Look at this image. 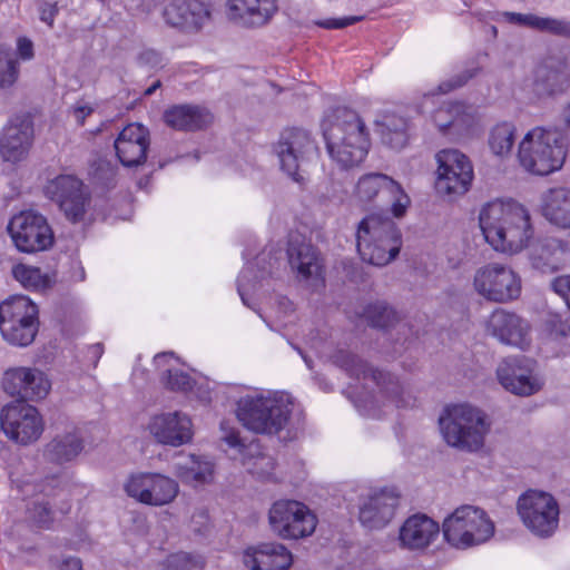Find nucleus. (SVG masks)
Here are the masks:
<instances>
[{
	"label": "nucleus",
	"mask_w": 570,
	"mask_h": 570,
	"mask_svg": "<svg viewBox=\"0 0 570 570\" xmlns=\"http://www.w3.org/2000/svg\"><path fill=\"white\" fill-rule=\"evenodd\" d=\"M479 224L485 240L503 253L522 250L534 235L529 210L513 199H497L484 205Z\"/></svg>",
	"instance_id": "f257e3e1"
},
{
	"label": "nucleus",
	"mask_w": 570,
	"mask_h": 570,
	"mask_svg": "<svg viewBox=\"0 0 570 570\" xmlns=\"http://www.w3.org/2000/svg\"><path fill=\"white\" fill-rule=\"evenodd\" d=\"M322 131L327 154L342 169L360 165L367 156L370 131L353 109L338 107L322 121Z\"/></svg>",
	"instance_id": "f03ea898"
},
{
	"label": "nucleus",
	"mask_w": 570,
	"mask_h": 570,
	"mask_svg": "<svg viewBox=\"0 0 570 570\" xmlns=\"http://www.w3.org/2000/svg\"><path fill=\"white\" fill-rule=\"evenodd\" d=\"M355 239L361 259L380 267L393 262L402 247L401 230L383 213H371L363 217L356 226Z\"/></svg>",
	"instance_id": "7ed1b4c3"
},
{
	"label": "nucleus",
	"mask_w": 570,
	"mask_h": 570,
	"mask_svg": "<svg viewBox=\"0 0 570 570\" xmlns=\"http://www.w3.org/2000/svg\"><path fill=\"white\" fill-rule=\"evenodd\" d=\"M293 403L286 394H255L236 402V416L247 430L264 435H276L288 424Z\"/></svg>",
	"instance_id": "20e7f679"
},
{
	"label": "nucleus",
	"mask_w": 570,
	"mask_h": 570,
	"mask_svg": "<svg viewBox=\"0 0 570 570\" xmlns=\"http://www.w3.org/2000/svg\"><path fill=\"white\" fill-rule=\"evenodd\" d=\"M487 414L470 404L448 405L439 417L443 440L451 448L476 452L490 431Z\"/></svg>",
	"instance_id": "39448f33"
},
{
	"label": "nucleus",
	"mask_w": 570,
	"mask_h": 570,
	"mask_svg": "<svg viewBox=\"0 0 570 570\" xmlns=\"http://www.w3.org/2000/svg\"><path fill=\"white\" fill-rule=\"evenodd\" d=\"M568 146L564 134L534 128L527 132L519 145V163L533 175H550L562 168Z\"/></svg>",
	"instance_id": "423d86ee"
},
{
	"label": "nucleus",
	"mask_w": 570,
	"mask_h": 570,
	"mask_svg": "<svg viewBox=\"0 0 570 570\" xmlns=\"http://www.w3.org/2000/svg\"><path fill=\"white\" fill-rule=\"evenodd\" d=\"M444 540L456 549H468L489 541L494 534V523L485 511L462 505L448 515L442 524Z\"/></svg>",
	"instance_id": "0eeeda50"
},
{
	"label": "nucleus",
	"mask_w": 570,
	"mask_h": 570,
	"mask_svg": "<svg viewBox=\"0 0 570 570\" xmlns=\"http://www.w3.org/2000/svg\"><path fill=\"white\" fill-rule=\"evenodd\" d=\"M39 309L28 296L16 295L0 304V333L10 345L27 347L39 331Z\"/></svg>",
	"instance_id": "6e6552de"
},
{
	"label": "nucleus",
	"mask_w": 570,
	"mask_h": 570,
	"mask_svg": "<svg viewBox=\"0 0 570 570\" xmlns=\"http://www.w3.org/2000/svg\"><path fill=\"white\" fill-rule=\"evenodd\" d=\"M333 362L351 377L371 379L379 387L381 395L396 407L411 405V396L405 395L402 384L392 373L373 368L358 355L344 350L335 353Z\"/></svg>",
	"instance_id": "1a4fd4ad"
},
{
	"label": "nucleus",
	"mask_w": 570,
	"mask_h": 570,
	"mask_svg": "<svg viewBox=\"0 0 570 570\" xmlns=\"http://www.w3.org/2000/svg\"><path fill=\"white\" fill-rule=\"evenodd\" d=\"M7 232L21 253L43 252L55 244V234L47 218L33 210L13 215L8 223Z\"/></svg>",
	"instance_id": "9d476101"
},
{
	"label": "nucleus",
	"mask_w": 570,
	"mask_h": 570,
	"mask_svg": "<svg viewBox=\"0 0 570 570\" xmlns=\"http://www.w3.org/2000/svg\"><path fill=\"white\" fill-rule=\"evenodd\" d=\"M518 513L523 524L539 538H550L559 525V505L549 493L530 490L518 500Z\"/></svg>",
	"instance_id": "9b49d317"
},
{
	"label": "nucleus",
	"mask_w": 570,
	"mask_h": 570,
	"mask_svg": "<svg viewBox=\"0 0 570 570\" xmlns=\"http://www.w3.org/2000/svg\"><path fill=\"white\" fill-rule=\"evenodd\" d=\"M45 195L57 204L65 217L72 224L85 219L91 195L88 187L76 175L61 174L45 186Z\"/></svg>",
	"instance_id": "f8f14e48"
},
{
	"label": "nucleus",
	"mask_w": 570,
	"mask_h": 570,
	"mask_svg": "<svg viewBox=\"0 0 570 570\" xmlns=\"http://www.w3.org/2000/svg\"><path fill=\"white\" fill-rule=\"evenodd\" d=\"M268 520L272 531L285 540L311 535L317 524L309 508L296 500H278L269 509Z\"/></svg>",
	"instance_id": "ddd939ff"
},
{
	"label": "nucleus",
	"mask_w": 570,
	"mask_h": 570,
	"mask_svg": "<svg viewBox=\"0 0 570 570\" xmlns=\"http://www.w3.org/2000/svg\"><path fill=\"white\" fill-rule=\"evenodd\" d=\"M436 161L435 190L444 196L464 195L474 177L469 157L458 149H443L436 154Z\"/></svg>",
	"instance_id": "4468645a"
},
{
	"label": "nucleus",
	"mask_w": 570,
	"mask_h": 570,
	"mask_svg": "<svg viewBox=\"0 0 570 570\" xmlns=\"http://www.w3.org/2000/svg\"><path fill=\"white\" fill-rule=\"evenodd\" d=\"M570 89V65L562 53H549L533 69L531 90L538 99H556Z\"/></svg>",
	"instance_id": "2eb2a0df"
},
{
	"label": "nucleus",
	"mask_w": 570,
	"mask_h": 570,
	"mask_svg": "<svg viewBox=\"0 0 570 570\" xmlns=\"http://www.w3.org/2000/svg\"><path fill=\"white\" fill-rule=\"evenodd\" d=\"M475 291L489 301L504 303L521 294V278L508 266L492 263L474 275Z\"/></svg>",
	"instance_id": "dca6fc26"
},
{
	"label": "nucleus",
	"mask_w": 570,
	"mask_h": 570,
	"mask_svg": "<svg viewBox=\"0 0 570 570\" xmlns=\"http://www.w3.org/2000/svg\"><path fill=\"white\" fill-rule=\"evenodd\" d=\"M0 424L9 439L23 445L38 440L43 431L38 410L21 401H13L2 407Z\"/></svg>",
	"instance_id": "f3484780"
},
{
	"label": "nucleus",
	"mask_w": 570,
	"mask_h": 570,
	"mask_svg": "<svg viewBox=\"0 0 570 570\" xmlns=\"http://www.w3.org/2000/svg\"><path fill=\"white\" fill-rule=\"evenodd\" d=\"M355 193L362 202H372L375 197L385 198L391 203L390 212L395 218L404 217L411 204L402 186L382 173H368L360 177Z\"/></svg>",
	"instance_id": "a211bd4d"
},
{
	"label": "nucleus",
	"mask_w": 570,
	"mask_h": 570,
	"mask_svg": "<svg viewBox=\"0 0 570 570\" xmlns=\"http://www.w3.org/2000/svg\"><path fill=\"white\" fill-rule=\"evenodd\" d=\"M315 149L316 146L311 132L297 127L284 129L278 141L274 145L281 169L296 183L303 180L298 173L301 163Z\"/></svg>",
	"instance_id": "6ab92c4d"
},
{
	"label": "nucleus",
	"mask_w": 570,
	"mask_h": 570,
	"mask_svg": "<svg viewBox=\"0 0 570 570\" xmlns=\"http://www.w3.org/2000/svg\"><path fill=\"white\" fill-rule=\"evenodd\" d=\"M178 483L159 473H139L125 484L126 493L138 502L160 507L170 503L178 494Z\"/></svg>",
	"instance_id": "aec40b11"
},
{
	"label": "nucleus",
	"mask_w": 570,
	"mask_h": 570,
	"mask_svg": "<svg viewBox=\"0 0 570 570\" xmlns=\"http://www.w3.org/2000/svg\"><path fill=\"white\" fill-rule=\"evenodd\" d=\"M535 364L534 360L524 355L508 356L498 366V380L515 395H532L542 387V382L533 374Z\"/></svg>",
	"instance_id": "412c9836"
},
{
	"label": "nucleus",
	"mask_w": 570,
	"mask_h": 570,
	"mask_svg": "<svg viewBox=\"0 0 570 570\" xmlns=\"http://www.w3.org/2000/svg\"><path fill=\"white\" fill-rule=\"evenodd\" d=\"M46 374L31 367L8 368L2 377L3 391L16 401L27 402L45 399L50 390Z\"/></svg>",
	"instance_id": "4be33fe9"
},
{
	"label": "nucleus",
	"mask_w": 570,
	"mask_h": 570,
	"mask_svg": "<svg viewBox=\"0 0 570 570\" xmlns=\"http://www.w3.org/2000/svg\"><path fill=\"white\" fill-rule=\"evenodd\" d=\"M149 146V130L138 122L124 127L114 142L118 160L128 168L138 167L147 161Z\"/></svg>",
	"instance_id": "5701e85b"
},
{
	"label": "nucleus",
	"mask_w": 570,
	"mask_h": 570,
	"mask_svg": "<svg viewBox=\"0 0 570 570\" xmlns=\"http://www.w3.org/2000/svg\"><path fill=\"white\" fill-rule=\"evenodd\" d=\"M33 139V122L28 116H17L3 128L0 154L4 161L18 163L28 154Z\"/></svg>",
	"instance_id": "b1692460"
},
{
	"label": "nucleus",
	"mask_w": 570,
	"mask_h": 570,
	"mask_svg": "<svg viewBox=\"0 0 570 570\" xmlns=\"http://www.w3.org/2000/svg\"><path fill=\"white\" fill-rule=\"evenodd\" d=\"M151 435L161 444L180 446L193 439L191 421L181 412L155 415L149 423Z\"/></svg>",
	"instance_id": "393cba45"
},
{
	"label": "nucleus",
	"mask_w": 570,
	"mask_h": 570,
	"mask_svg": "<svg viewBox=\"0 0 570 570\" xmlns=\"http://www.w3.org/2000/svg\"><path fill=\"white\" fill-rule=\"evenodd\" d=\"M166 23L186 33L202 29L209 10L199 0H171L163 12Z\"/></svg>",
	"instance_id": "a878e982"
},
{
	"label": "nucleus",
	"mask_w": 570,
	"mask_h": 570,
	"mask_svg": "<svg viewBox=\"0 0 570 570\" xmlns=\"http://www.w3.org/2000/svg\"><path fill=\"white\" fill-rule=\"evenodd\" d=\"M244 563L250 570H288L292 552L278 542H261L244 551Z\"/></svg>",
	"instance_id": "bb28decb"
},
{
	"label": "nucleus",
	"mask_w": 570,
	"mask_h": 570,
	"mask_svg": "<svg viewBox=\"0 0 570 570\" xmlns=\"http://www.w3.org/2000/svg\"><path fill=\"white\" fill-rule=\"evenodd\" d=\"M399 495L386 489L376 492L360 507V522L367 529H382L394 517Z\"/></svg>",
	"instance_id": "cd10ccee"
},
{
	"label": "nucleus",
	"mask_w": 570,
	"mask_h": 570,
	"mask_svg": "<svg viewBox=\"0 0 570 570\" xmlns=\"http://www.w3.org/2000/svg\"><path fill=\"white\" fill-rule=\"evenodd\" d=\"M165 124L179 131L194 132L208 128L214 116L204 106L180 104L168 107L163 115Z\"/></svg>",
	"instance_id": "c85d7f7f"
},
{
	"label": "nucleus",
	"mask_w": 570,
	"mask_h": 570,
	"mask_svg": "<svg viewBox=\"0 0 570 570\" xmlns=\"http://www.w3.org/2000/svg\"><path fill=\"white\" fill-rule=\"evenodd\" d=\"M488 330L503 344L521 348L527 344L529 326L515 313L495 309L490 316Z\"/></svg>",
	"instance_id": "c756f323"
},
{
	"label": "nucleus",
	"mask_w": 570,
	"mask_h": 570,
	"mask_svg": "<svg viewBox=\"0 0 570 570\" xmlns=\"http://www.w3.org/2000/svg\"><path fill=\"white\" fill-rule=\"evenodd\" d=\"M277 11L275 0H229V18L248 28L267 23Z\"/></svg>",
	"instance_id": "7c9ffc66"
},
{
	"label": "nucleus",
	"mask_w": 570,
	"mask_h": 570,
	"mask_svg": "<svg viewBox=\"0 0 570 570\" xmlns=\"http://www.w3.org/2000/svg\"><path fill=\"white\" fill-rule=\"evenodd\" d=\"M567 249V240L550 236L540 238L530 247V264L542 274L554 273L560 268Z\"/></svg>",
	"instance_id": "2f4dec72"
},
{
	"label": "nucleus",
	"mask_w": 570,
	"mask_h": 570,
	"mask_svg": "<svg viewBox=\"0 0 570 570\" xmlns=\"http://www.w3.org/2000/svg\"><path fill=\"white\" fill-rule=\"evenodd\" d=\"M85 449V440L77 428L57 433L45 446V459L62 465L76 460Z\"/></svg>",
	"instance_id": "473e14b6"
},
{
	"label": "nucleus",
	"mask_w": 570,
	"mask_h": 570,
	"mask_svg": "<svg viewBox=\"0 0 570 570\" xmlns=\"http://www.w3.org/2000/svg\"><path fill=\"white\" fill-rule=\"evenodd\" d=\"M540 212L553 227L570 229V188L552 187L547 189L540 199Z\"/></svg>",
	"instance_id": "72a5a7b5"
},
{
	"label": "nucleus",
	"mask_w": 570,
	"mask_h": 570,
	"mask_svg": "<svg viewBox=\"0 0 570 570\" xmlns=\"http://www.w3.org/2000/svg\"><path fill=\"white\" fill-rule=\"evenodd\" d=\"M439 523L425 514H414L400 529V541L409 549H424L438 537Z\"/></svg>",
	"instance_id": "f704fd0d"
},
{
	"label": "nucleus",
	"mask_w": 570,
	"mask_h": 570,
	"mask_svg": "<svg viewBox=\"0 0 570 570\" xmlns=\"http://www.w3.org/2000/svg\"><path fill=\"white\" fill-rule=\"evenodd\" d=\"M288 264L297 271L303 279L317 277L321 274L316 248L301 236H289L286 249Z\"/></svg>",
	"instance_id": "c9c22d12"
},
{
	"label": "nucleus",
	"mask_w": 570,
	"mask_h": 570,
	"mask_svg": "<svg viewBox=\"0 0 570 570\" xmlns=\"http://www.w3.org/2000/svg\"><path fill=\"white\" fill-rule=\"evenodd\" d=\"M376 126L383 145L396 150L406 146L409 141L407 118L396 114H387L382 117V120L376 121Z\"/></svg>",
	"instance_id": "e433bc0d"
},
{
	"label": "nucleus",
	"mask_w": 570,
	"mask_h": 570,
	"mask_svg": "<svg viewBox=\"0 0 570 570\" xmlns=\"http://www.w3.org/2000/svg\"><path fill=\"white\" fill-rule=\"evenodd\" d=\"M176 474L183 483L194 487L206 484L214 479V463L191 454L186 462L176 464Z\"/></svg>",
	"instance_id": "4c0bfd02"
},
{
	"label": "nucleus",
	"mask_w": 570,
	"mask_h": 570,
	"mask_svg": "<svg viewBox=\"0 0 570 570\" xmlns=\"http://www.w3.org/2000/svg\"><path fill=\"white\" fill-rule=\"evenodd\" d=\"M367 324L377 330H387L399 322L397 312L385 301H375L364 306L361 314Z\"/></svg>",
	"instance_id": "58836bf2"
},
{
	"label": "nucleus",
	"mask_w": 570,
	"mask_h": 570,
	"mask_svg": "<svg viewBox=\"0 0 570 570\" xmlns=\"http://www.w3.org/2000/svg\"><path fill=\"white\" fill-rule=\"evenodd\" d=\"M515 141V127L513 124L503 121L495 125L490 134L488 144L493 155L498 157L508 156Z\"/></svg>",
	"instance_id": "ea45409f"
},
{
	"label": "nucleus",
	"mask_w": 570,
	"mask_h": 570,
	"mask_svg": "<svg viewBox=\"0 0 570 570\" xmlns=\"http://www.w3.org/2000/svg\"><path fill=\"white\" fill-rule=\"evenodd\" d=\"M19 77V63L8 45H0V88L11 87Z\"/></svg>",
	"instance_id": "a19ab883"
},
{
	"label": "nucleus",
	"mask_w": 570,
	"mask_h": 570,
	"mask_svg": "<svg viewBox=\"0 0 570 570\" xmlns=\"http://www.w3.org/2000/svg\"><path fill=\"white\" fill-rule=\"evenodd\" d=\"M161 382L167 390L174 392H188L193 389L194 380L191 376L178 368L167 370L161 377Z\"/></svg>",
	"instance_id": "79ce46f5"
},
{
	"label": "nucleus",
	"mask_w": 570,
	"mask_h": 570,
	"mask_svg": "<svg viewBox=\"0 0 570 570\" xmlns=\"http://www.w3.org/2000/svg\"><path fill=\"white\" fill-rule=\"evenodd\" d=\"M203 563L199 559L186 552L170 554L164 570H202Z\"/></svg>",
	"instance_id": "37998d69"
},
{
	"label": "nucleus",
	"mask_w": 570,
	"mask_h": 570,
	"mask_svg": "<svg viewBox=\"0 0 570 570\" xmlns=\"http://www.w3.org/2000/svg\"><path fill=\"white\" fill-rule=\"evenodd\" d=\"M504 20L511 24L527 27L533 30L541 31L543 18L533 13H518L505 11L502 13Z\"/></svg>",
	"instance_id": "c03bdc74"
},
{
	"label": "nucleus",
	"mask_w": 570,
	"mask_h": 570,
	"mask_svg": "<svg viewBox=\"0 0 570 570\" xmlns=\"http://www.w3.org/2000/svg\"><path fill=\"white\" fill-rule=\"evenodd\" d=\"M13 276L26 287H39L42 278L40 268L22 264L13 268Z\"/></svg>",
	"instance_id": "a18cd8bd"
},
{
	"label": "nucleus",
	"mask_w": 570,
	"mask_h": 570,
	"mask_svg": "<svg viewBox=\"0 0 570 570\" xmlns=\"http://www.w3.org/2000/svg\"><path fill=\"white\" fill-rule=\"evenodd\" d=\"M479 71L478 67L469 68L463 70L461 73L455 75L449 80L442 81L438 90L440 94H448L456 88L464 86L470 79H472Z\"/></svg>",
	"instance_id": "49530a36"
},
{
	"label": "nucleus",
	"mask_w": 570,
	"mask_h": 570,
	"mask_svg": "<svg viewBox=\"0 0 570 570\" xmlns=\"http://www.w3.org/2000/svg\"><path fill=\"white\" fill-rule=\"evenodd\" d=\"M541 32L570 39V20L544 17Z\"/></svg>",
	"instance_id": "de8ad7c7"
},
{
	"label": "nucleus",
	"mask_w": 570,
	"mask_h": 570,
	"mask_svg": "<svg viewBox=\"0 0 570 570\" xmlns=\"http://www.w3.org/2000/svg\"><path fill=\"white\" fill-rule=\"evenodd\" d=\"M550 289L559 295L570 309V275L556 276L550 281Z\"/></svg>",
	"instance_id": "09e8293b"
},
{
	"label": "nucleus",
	"mask_w": 570,
	"mask_h": 570,
	"mask_svg": "<svg viewBox=\"0 0 570 570\" xmlns=\"http://www.w3.org/2000/svg\"><path fill=\"white\" fill-rule=\"evenodd\" d=\"M256 265L258 273L255 274V278L263 279L266 276H273L275 265L278 263L277 258L272 257L271 253L265 254L264 252L256 256Z\"/></svg>",
	"instance_id": "8fccbe9b"
},
{
	"label": "nucleus",
	"mask_w": 570,
	"mask_h": 570,
	"mask_svg": "<svg viewBox=\"0 0 570 570\" xmlns=\"http://www.w3.org/2000/svg\"><path fill=\"white\" fill-rule=\"evenodd\" d=\"M364 19V16H348L343 18H331L325 19L317 22V26L324 28V29H343L348 26H352L358 21H362Z\"/></svg>",
	"instance_id": "3c124183"
},
{
	"label": "nucleus",
	"mask_w": 570,
	"mask_h": 570,
	"mask_svg": "<svg viewBox=\"0 0 570 570\" xmlns=\"http://www.w3.org/2000/svg\"><path fill=\"white\" fill-rule=\"evenodd\" d=\"M39 19L46 23L50 29L55 26V19L59 13L58 2H42L39 8Z\"/></svg>",
	"instance_id": "603ef678"
},
{
	"label": "nucleus",
	"mask_w": 570,
	"mask_h": 570,
	"mask_svg": "<svg viewBox=\"0 0 570 570\" xmlns=\"http://www.w3.org/2000/svg\"><path fill=\"white\" fill-rule=\"evenodd\" d=\"M32 517L35 521L41 527H48L52 521V510L49 502L35 503Z\"/></svg>",
	"instance_id": "864d4df0"
},
{
	"label": "nucleus",
	"mask_w": 570,
	"mask_h": 570,
	"mask_svg": "<svg viewBox=\"0 0 570 570\" xmlns=\"http://www.w3.org/2000/svg\"><path fill=\"white\" fill-rule=\"evenodd\" d=\"M548 325L551 334L557 337H564L570 332V320H562L559 315H553L549 321Z\"/></svg>",
	"instance_id": "5fc2aeb1"
},
{
	"label": "nucleus",
	"mask_w": 570,
	"mask_h": 570,
	"mask_svg": "<svg viewBox=\"0 0 570 570\" xmlns=\"http://www.w3.org/2000/svg\"><path fill=\"white\" fill-rule=\"evenodd\" d=\"M138 62L141 66L159 68L163 67V56L155 49H146L139 53Z\"/></svg>",
	"instance_id": "6e6d98bb"
},
{
	"label": "nucleus",
	"mask_w": 570,
	"mask_h": 570,
	"mask_svg": "<svg viewBox=\"0 0 570 570\" xmlns=\"http://www.w3.org/2000/svg\"><path fill=\"white\" fill-rule=\"evenodd\" d=\"M222 430L225 431L223 436V441H225L228 446L233 449H237L239 452H243L246 448L244 440L239 435V431L236 429L226 430L224 423H222Z\"/></svg>",
	"instance_id": "4d7b16f0"
},
{
	"label": "nucleus",
	"mask_w": 570,
	"mask_h": 570,
	"mask_svg": "<svg viewBox=\"0 0 570 570\" xmlns=\"http://www.w3.org/2000/svg\"><path fill=\"white\" fill-rule=\"evenodd\" d=\"M17 55L22 60H30L35 56L33 42L27 37L17 39Z\"/></svg>",
	"instance_id": "13d9d810"
},
{
	"label": "nucleus",
	"mask_w": 570,
	"mask_h": 570,
	"mask_svg": "<svg viewBox=\"0 0 570 570\" xmlns=\"http://www.w3.org/2000/svg\"><path fill=\"white\" fill-rule=\"evenodd\" d=\"M248 279L247 272L243 271L237 277V293L243 302V304L254 311H256L255 305L250 303L249 297L245 292V281Z\"/></svg>",
	"instance_id": "bf43d9fd"
},
{
	"label": "nucleus",
	"mask_w": 570,
	"mask_h": 570,
	"mask_svg": "<svg viewBox=\"0 0 570 570\" xmlns=\"http://www.w3.org/2000/svg\"><path fill=\"white\" fill-rule=\"evenodd\" d=\"M55 570H82V564L79 558L67 557L63 558L56 567Z\"/></svg>",
	"instance_id": "052dcab7"
},
{
	"label": "nucleus",
	"mask_w": 570,
	"mask_h": 570,
	"mask_svg": "<svg viewBox=\"0 0 570 570\" xmlns=\"http://www.w3.org/2000/svg\"><path fill=\"white\" fill-rule=\"evenodd\" d=\"M104 345L101 343H96L89 346L88 348V357L92 360L94 365L96 366L99 358L102 356Z\"/></svg>",
	"instance_id": "680f3d73"
},
{
	"label": "nucleus",
	"mask_w": 570,
	"mask_h": 570,
	"mask_svg": "<svg viewBox=\"0 0 570 570\" xmlns=\"http://www.w3.org/2000/svg\"><path fill=\"white\" fill-rule=\"evenodd\" d=\"M92 112H94V108L89 107V106H78L75 109V115L77 117L79 125H81V126L85 124V119L88 116H90Z\"/></svg>",
	"instance_id": "e2e57ef3"
},
{
	"label": "nucleus",
	"mask_w": 570,
	"mask_h": 570,
	"mask_svg": "<svg viewBox=\"0 0 570 570\" xmlns=\"http://www.w3.org/2000/svg\"><path fill=\"white\" fill-rule=\"evenodd\" d=\"M174 355L173 352H161L155 355L154 362L155 364L159 365L163 361H166L168 357H171Z\"/></svg>",
	"instance_id": "0e129e2a"
},
{
	"label": "nucleus",
	"mask_w": 570,
	"mask_h": 570,
	"mask_svg": "<svg viewBox=\"0 0 570 570\" xmlns=\"http://www.w3.org/2000/svg\"><path fill=\"white\" fill-rule=\"evenodd\" d=\"M161 87V81L160 80H157L155 81L151 86H149L145 91H144V95L146 97H149L151 95L155 94V91Z\"/></svg>",
	"instance_id": "69168bd1"
},
{
	"label": "nucleus",
	"mask_w": 570,
	"mask_h": 570,
	"mask_svg": "<svg viewBox=\"0 0 570 570\" xmlns=\"http://www.w3.org/2000/svg\"><path fill=\"white\" fill-rule=\"evenodd\" d=\"M436 125L442 134H446L449 129L454 125V120H449L446 122H436Z\"/></svg>",
	"instance_id": "338daca9"
},
{
	"label": "nucleus",
	"mask_w": 570,
	"mask_h": 570,
	"mask_svg": "<svg viewBox=\"0 0 570 570\" xmlns=\"http://www.w3.org/2000/svg\"><path fill=\"white\" fill-rule=\"evenodd\" d=\"M563 120L568 130H570V102L566 106L563 110Z\"/></svg>",
	"instance_id": "774afa93"
}]
</instances>
